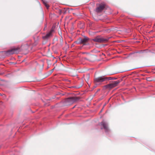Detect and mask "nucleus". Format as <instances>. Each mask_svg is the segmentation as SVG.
<instances>
[{
	"label": "nucleus",
	"instance_id": "1",
	"mask_svg": "<svg viewBox=\"0 0 155 155\" xmlns=\"http://www.w3.org/2000/svg\"><path fill=\"white\" fill-rule=\"evenodd\" d=\"M112 79V78L110 77H107L104 76L99 77L96 78L94 79V82L96 84H101L104 81L110 80Z\"/></svg>",
	"mask_w": 155,
	"mask_h": 155
},
{
	"label": "nucleus",
	"instance_id": "2",
	"mask_svg": "<svg viewBox=\"0 0 155 155\" xmlns=\"http://www.w3.org/2000/svg\"><path fill=\"white\" fill-rule=\"evenodd\" d=\"M119 82V80L112 81L107 85H105L104 87L106 88L110 89L117 86Z\"/></svg>",
	"mask_w": 155,
	"mask_h": 155
},
{
	"label": "nucleus",
	"instance_id": "3",
	"mask_svg": "<svg viewBox=\"0 0 155 155\" xmlns=\"http://www.w3.org/2000/svg\"><path fill=\"white\" fill-rule=\"evenodd\" d=\"M92 40L97 42H102L108 41V39L103 38H100L99 36L96 37L94 39H92Z\"/></svg>",
	"mask_w": 155,
	"mask_h": 155
},
{
	"label": "nucleus",
	"instance_id": "4",
	"mask_svg": "<svg viewBox=\"0 0 155 155\" xmlns=\"http://www.w3.org/2000/svg\"><path fill=\"white\" fill-rule=\"evenodd\" d=\"M20 50L19 48H16L8 51L6 53L9 54H13L15 53H17Z\"/></svg>",
	"mask_w": 155,
	"mask_h": 155
},
{
	"label": "nucleus",
	"instance_id": "5",
	"mask_svg": "<svg viewBox=\"0 0 155 155\" xmlns=\"http://www.w3.org/2000/svg\"><path fill=\"white\" fill-rule=\"evenodd\" d=\"M105 8V5L102 3L100 4L99 6L96 8V11L97 13L100 12H102Z\"/></svg>",
	"mask_w": 155,
	"mask_h": 155
},
{
	"label": "nucleus",
	"instance_id": "6",
	"mask_svg": "<svg viewBox=\"0 0 155 155\" xmlns=\"http://www.w3.org/2000/svg\"><path fill=\"white\" fill-rule=\"evenodd\" d=\"M101 125L102 126L105 130V132H108L109 131L107 123L104 121H103L101 123Z\"/></svg>",
	"mask_w": 155,
	"mask_h": 155
},
{
	"label": "nucleus",
	"instance_id": "7",
	"mask_svg": "<svg viewBox=\"0 0 155 155\" xmlns=\"http://www.w3.org/2000/svg\"><path fill=\"white\" fill-rule=\"evenodd\" d=\"M88 38L87 37H85L83 39L79 38L78 40L79 42H76V43L78 44L82 43L84 45V43H86L88 41Z\"/></svg>",
	"mask_w": 155,
	"mask_h": 155
},
{
	"label": "nucleus",
	"instance_id": "8",
	"mask_svg": "<svg viewBox=\"0 0 155 155\" xmlns=\"http://www.w3.org/2000/svg\"><path fill=\"white\" fill-rule=\"evenodd\" d=\"M78 98L77 97H72L68 98V101H70L71 103L74 102L78 100Z\"/></svg>",
	"mask_w": 155,
	"mask_h": 155
},
{
	"label": "nucleus",
	"instance_id": "9",
	"mask_svg": "<svg viewBox=\"0 0 155 155\" xmlns=\"http://www.w3.org/2000/svg\"><path fill=\"white\" fill-rule=\"evenodd\" d=\"M53 31V30H51L48 33H47L45 36H44V38H48L49 37L51 36L52 33Z\"/></svg>",
	"mask_w": 155,
	"mask_h": 155
},
{
	"label": "nucleus",
	"instance_id": "10",
	"mask_svg": "<svg viewBox=\"0 0 155 155\" xmlns=\"http://www.w3.org/2000/svg\"><path fill=\"white\" fill-rule=\"evenodd\" d=\"M41 1L43 2V4L48 9L49 7V5L47 4L46 2L45 1V0H41Z\"/></svg>",
	"mask_w": 155,
	"mask_h": 155
},
{
	"label": "nucleus",
	"instance_id": "11",
	"mask_svg": "<svg viewBox=\"0 0 155 155\" xmlns=\"http://www.w3.org/2000/svg\"><path fill=\"white\" fill-rule=\"evenodd\" d=\"M147 80L148 81H151V78H148L147 79Z\"/></svg>",
	"mask_w": 155,
	"mask_h": 155
},
{
	"label": "nucleus",
	"instance_id": "12",
	"mask_svg": "<svg viewBox=\"0 0 155 155\" xmlns=\"http://www.w3.org/2000/svg\"><path fill=\"white\" fill-rule=\"evenodd\" d=\"M87 79L88 78H89V75H87Z\"/></svg>",
	"mask_w": 155,
	"mask_h": 155
}]
</instances>
